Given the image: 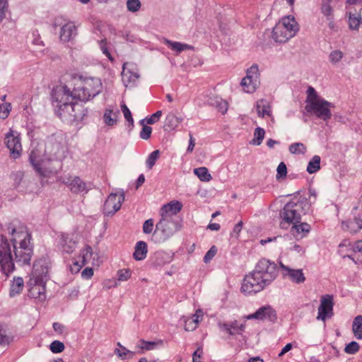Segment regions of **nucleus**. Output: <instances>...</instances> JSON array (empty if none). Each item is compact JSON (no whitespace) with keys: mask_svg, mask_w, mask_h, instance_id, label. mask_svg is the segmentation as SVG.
I'll use <instances>...</instances> for the list:
<instances>
[{"mask_svg":"<svg viewBox=\"0 0 362 362\" xmlns=\"http://www.w3.org/2000/svg\"><path fill=\"white\" fill-rule=\"evenodd\" d=\"M50 98L57 114L62 119L78 123L82 122L87 115V110L78 99L76 90L71 91L64 84L54 86L52 89Z\"/></svg>","mask_w":362,"mask_h":362,"instance_id":"f257e3e1","label":"nucleus"},{"mask_svg":"<svg viewBox=\"0 0 362 362\" xmlns=\"http://www.w3.org/2000/svg\"><path fill=\"white\" fill-rule=\"evenodd\" d=\"M48 264L44 259L36 261L27 282L28 296L37 302L42 303L47 298L46 284L49 279Z\"/></svg>","mask_w":362,"mask_h":362,"instance_id":"f03ea898","label":"nucleus"},{"mask_svg":"<svg viewBox=\"0 0 362 362\" xmlns=\"http://www.w3.org/2000/svg\"><path fill=\"white\" fill-rule=\"evenodd\" d=\"M17 262L24 265L30 264L33 255V246L30 243L31 234L25 226L13 228L10 239Z\"/></svg>","mask_w":362,"mask_h":362,"instance_id":"7ed1b4c3","label":"nucleus"},{"mask_svg":"<svg viewBox=\"0 0 362 362\" xmlns=\"http://www.w3.org/2000/svg\"><path fill=\"white\" fill-rule=\"evenodd\" d=\"M307 93L305 110L323 120L330 119L332 104L320 98L313 87L308 88Z\"/></svg>","mask_w":362,"mask_h":362,"instance_id":"20e7f679","label":"nucleus"},{"mask_svg":"<svg viewBox=\"0 0 362 362\" xmlns=\"http://www.w3.org/2000/svg\"><path fill=\"white\" fill-rule=\"evenodd\" d=\"M102 89L100 80L95 78L85 79L81 86L75 88L80 102L87 101L98 94Z\"/></svg>","mask_w":362,"mask_h":362,"instance_id":"39448f33","label":"nucleus"},{"mask_svg":"<svg viewBox=\"0 0 362 362\" xmlns=\"http://www.w3.org/2000/svg\"><path fill=\"white\" fill-rule=\"evenodd\" d=\"M0 267L2 272L6 276L15 269L11 246L4 235H0Z\"/></svg>","mask_w":362,"mask_h":362,"instance_id":"423d86ee","label":"nucleus"},{"mask_svg":"<svg viewBox=\"0 0 362 362\" xmlns=\"http://www.w3.org/2000/svg\"><path fill=\"white\" fill-rule=\"evenodd\" d=\"M281 218L279 226L282 229H287L291 225L300 221L301 216L298 212V205L293 202L286 204L281 214Z\"/></svg>","mask_w":362,"mask_h":362,"instance_id":"0eeeda50","label":"nucleus"},{"mask_svg":"<svg viewBox=\"0 0 362 362\" xmlns=\"http://www.w3.org/2000/svg\"><path fill=\"white\" fill-rule=\"evenodd\" d=\"M267 284L262 280V277L254 271L245 276L241 289L246 294H252L260 291Z\"/></svg>","mask_w":362,"mask_h":362,"instance_id":"6e6552de","label":"nucleus"},{"mask_svg":"<svg viewBox=\"0 0 362 362\" xmlns=\"http://www.w3.org/2000/svg\"><path fill=\"white\" fill-rule=\"evenodd\" d=\"M255 272H257L262 277V280L268 284L277 276L279 271L276 264L262 259L258 262Z\"/></svg>","mask_w":362,"mask_h":362,"instance_id":"1a4fd4ad","label":"nucleus"},{"mask_svg":"<svg viewBox=\"0 0 362 362\" xmlns=\"http://www.w3.org/2000/svg\"><path fill=\"white\" fill-rule=\"evenodd\" d=\"M320 302L316 319L325 322L334 315V296L330 294L322 295Z\"/></svg>","mask_w":362,"mask_h":362,"instance_id":"9d476101","label":"nucleus"},{"mask_svg":"<svg viewBox=\"0 0 362 362\" xmlns=\"http://www.w3.org/2000/svg\"><path fill=\"white\" fill-rule=\"evenodd\" d=\"M259 69L257 65H252L247 70L246 76L241 81V86L245 92L248 93H254L259 84Z\"/></svg>","mask_w":362,"mask_h":362,"instance_id":"9b49d317","label":"nucleus"},{"mask_svg":"<svg viewBox=\"0 0 362 362\" xmlns=\"http://www.w3.org/2000/svg\"><path fill=\"white\" fill-rule=\"evenodd\" d=\"M93 256V250L90 246L86 245L83 247L76 257L71 259L69 265L72 274H77L81 268L86 264Z\"/></svg>","mask_w":362,"mask_h":362,"instance_id":"f8f14e48","label":"nucleus"},{"mask_svg":"<svg viewBox=\"0 0 362 362\" xmlns=\"http://www.w3.org/2000/svg\"><path fill=\"white\" fill-rule=\"evenodd\" d=\"M5 142L7 148L10 151L11 156L15 159L19 158L22 152L19 134L14 132L12 129H10L6 134Z\"/></svg>","mask_w":362,"mask_h":362,"instance_id":"ddd939ff","label":"nucleus"},{"mask_svg":"<svg viewBox=\"0 0 362 362\" xmlns=\"http://www.w3.org/2000/svg\"><path fill=\"white\" fill-rule=\"evenodd\" d=\"M181 228L179 222L173 221L169 218H160L156 226V229L160 231L165 236L169 237Z\"/></svg>","mask_w":362,"mask_h":362,"instance_id":"4468645a","label":"nucleus"},{"mask_svg":"<svg viewBox=\"0 0 362 362\" xmlns=\"http://www.w3.org/2000/svg\"><path fill=\"white\" fill-rule=\"evenodd\" d=\"M310 230L311 226L310 224L298 221L292 224L290 234L296 240H300L308 236Z\"/></svg>","mask_w":362,"mask_h":362,"instance_id":"2eb2a0df","label":"nucleus"},{"mask_svg":"<svg viewBox=\"0 0 362 362\" xmlns=\"http://www.w3.org/2000/svg\"><path fill=\"white\" fill-rule=\"evenodd\" d=\"M182 208V204L177 200H173L164 204L160 209L161 218L172 220V216L178 214Z\"/></svg>","mask_w":362,"mask_h":362,"instance_id":"dca6fc26","label":"nucleus"},{"mask_svg":"<svg viewBox=\"0 0 362 362\" xmlns=\"http://www.w3.org/2000/svg\"><path fill=\"white\" fill-rule=\"evenodd\" d=\"M293 36V33L287 28H284L281 24L277 23L273 28L272 38L277 42H286Z\"/></svg>","mask_w":362,"mask_h":362,"instance_id":"f3484780","label":"nucleus"},{"mask_svg":"<svg viewBox=\"0 0 362 362\" xmlns=\"http://www.w3.org/2000/svg\"><path fill=\"white\" fill-rule=\"evenodd\" d=\"M122 205V197L116 194H110L104 204V209L107 214H114L117 211Z\"/></svg>","mask_w":362,"mask_h":362,"instance_id":"a211bd4d","label":"nucleus"},{"mask_svg":"<svg viewBox=\"0 0 362 362\" xmlns=\"http://www.w3.org/2000/svg\"><path fill=\"white\" fill-rule=\"evenodd\" d=\"M283 270V274L288 276L289 279L296 284H301L305 281V277L302 269H292L289 267L281 264Z\"/></svg>","mask_w":362,"mask_h":362,"instance_id":"6ab92c4d","label":"nucleus"},{"mask_svg":"<svg viewBox=\"0 0 362 362\" xmlns=\"http://www.w3.org/2000/svg\"><path fill=\"white\" fill-rule=\"evenodd\" d=\"M276 317L275 310L270 306H263L259 308L255 313L247 316V319H257V320H264Z\"/></svg>","mask_w":362,"mask_h":362,"instance_id":"aec40b11","label":"nucleus"},{"mask_svg":"<svg viewBox=\"0 0 362 362\" xmlns=\"http://www.w3.org/2000/svg\"><path fill=\"white\" fill-rule=\"evenodd\" d=\"M255 107L259 117L262 118L269 117L272 122H274V119L272 117V107L269 102L264 99H260L257 101Z\"/></svg>","mask_w":362,"mask_h":362,"instance_id":"412c9836","label":"nucleus"},{"mask_svg":"<svg viewBox=\"0 0 362 362\" xmlns=\"http://www.w3.org/2000/svg\"><path fill=\"white\" fill-rule=\"evenodd\" d=\"M204 313L201 309L196 310L195 313L190 317L185 320V329L187 332L194 330L201 321L203 320Z\"/></svg>","mask_w":362,"mask_h":362,"instance_id":"4be33fe9","label":"nucleus"},{"mask_svg":"<svg viewBox=\"0 0 362 362\" xmlns=\"http://www.w3.org/2000/svg\"><path fill=\"white\" fill-rule=\"evenodd\" d=\"M76 35V27L73 22L64 23L60 31L59 38L63 42L70 41Z\"/></svg>","mask_w":362,"mask_h":362,"instance_id":"5701e85b","label":"nucleus"},{"mask_svg":"<svg viewBox=\"0 0 362 362\" xmlns=\"http://www.w3.org/2000/svg\"><path fill=\"white\" fill-rule=\"evenodd\" d=\"M66 185L74 193H79L86 189V183L78 177H70L66 182Z\"/></svg>","mask_w":362,"mask_h":362,"instance_id":"b1692460","label":"nucleus"},{"mask_svg":"<svg viewBox=\"0 0 362 362\" xmlns=\"http://www.w3.org/2000/svg\"><path fill=\"white\" fill-rule=\"evenodd\" d=\"M34 168L42 177H48L54 172L53 168L49 160H41L36 163H33Z\"/></svg>","mask_w":362,"mask_h":362,"instance_id":"393cba45","label":"nucleus"},{"mask_svg":"<svg viewBox=\"0 0 362 362\" xmlns=\"http://www.w3.org/2000/svg\"><path fill=\"white\" fill-rule=\"evenodd\" d=\"M223 328L230 335L240 334L245 329V325L238 324L235 321L230 324H224Z\"/></svg>","mask_w":362,"mask_h":362,"instance_id":"a878e982","label":"nucleus"},{"mask_svg":"<svg viewBox=\"0 0 362 362\" xmlns=\"http://www.w3.org/2000/svg\"><path fill=\"white\" fill-rule=\"evenodd\" d=\"M147 254V245L144 241H139L136 243L133 257L136 260L144 259Z\"/></svg>","mask_w":362,"mask_h":362,"instance_id":"bb28decb","label":"nucleus"},{"mask_svg":"<svg viewBox=\"0 0 362 362\" xmlns=\"http://www.w3.org/2000/svg\"><path fill=\"white\" fill-rule=\"evenodd\" d=\"M278 23L281 24V25H284V28H287L289 31H291L293 35L298 30V24L293 17H284Z\"/></svg>","mask_w":362,"mask_h":362,"instance_id":"cd10ccee","label":"nucleus"},{"mask_svg":"<svg viewBox=\"0 0 362 362\" xmlns=\"http://www.w3.org/2000/svg\"><path fill=\"white\" fill-rule=\"evenodd\" d=\"M349 24L351 29H358L362 25V8L358 12L349 13Z\"/></svg>","mask_w":362,"mask_h":362,"instance_id":"c85d7f7f","label":"nucleus"},{"mask_svg":"<svg viewBox=\"0 0 362 362\" xmlns=\"http://www.w3.org/2000/svg\"><path fill=\"white\" fill-rule=\"evenodd\" d=\"M24 288V281L21 277H14L11 285L10 293L11 296L19 294Z\"/></svg>","mask_w":362,"mask_h":362,"instance_id":"c756f323","label":"nucleus"},{"mask_svg":"<svg viewBox=\"0 0 362 362\" xmlns=\"http://www.w3.org/2000/svg\"><path fill=\"white\" fill-rule=\"evenodd\" d=\"M352 331L357 339H362V315H357L352 324Z\"/></svg>","mask_w":362,"mask_h":362,"instance_id":"7c9ffc66","label":"nucleus"},{"mask_svg":"<svg viewBox=\"0 0 362 362\" xmlns=\"http://www.w3.org/2000/svg\"><path fill=\"white\" fill-rule=\"evenodd\" d=\"M332 0H322L321 12L327 17V20H332L334 17V9L331 6Z\"/></svg>","mask_w":362,"mask_h":362,"instance_id":"2f4dec72","label":"nucleus"},{"mask_svg":"<svg viewBox=\"0 0 362 362\" xmlns=\"http://www.w3.org/2000/svg\"><path fill=\"white\" fill-rule=\"evenodd\" d=\"M351 247V250L354 252H362V240H357L356 242L354 243V245H351L349 241L346 240H344L341 243H340L339 245V249H340V252L342 253L343 252V250L342 249L344 247Z\"/></svg>","mask_w":362,"mask_h":362,"instance_id":"473e14b6","label":"nucleus"},{"mask_svg":"<svg viewBox=\"0 0 362 362\" xmlns=\"http://www.w3.org/2000/svg\"><path fill=\"white\" fill-rule=\"evenodd\" d=\"M168 46L173 50L180 53L186 49H191L192 47L186 44H182L178 42H171L170 40L166 41Z\"/></svg>","mask_w":362,"mask_h":362,"instance_id":"72a5a7b5","label":"nucleus"},{"mask_svg":"<svg viewBox=\"0 0 362 362\" xmlns=\"http://www.w3.org/2000/svg\"><path fill=\"white\" fill-rule=\"evenodd\" d=\"M194 173L201 181L208 182L211 180V175L209 173L207 168L205 167L195 168L194 170Z\"/></svg>","mask_w":362,"mask_h":362,"instance_id":"f704fd0d","label":"nucleus"},{"mask_svg":"<svg viewBox=\"0 0 362 362\" xmlns=\"http://www.w3.org/2000/svg\"><path fill=\"white\" fill-rule=\"evenodd\" d=\"M320 158L318 156H315L308 163V167H307V171L310 174H313L316 173L320 170Z\"/></svg>","mask_w":362,"mask_h":362,"instance_id":"c9c22d12","label":"nucleus"},{"mask_svg":"<svg viewBox=\"0 0 362 362\" xmlns=\"http://www.w3.org/2000/svg\"><path fill=\"white\" fill-rule=\"evenodd\" d=\"M346 226L350 233H356L362 228V221L360 219L349 221L346 222Z\"/></svg>","mask_w":362,"mask_h":362,"instance_id":"e433bc0d","label":"nucleus"},{"mask_svg":"<svg viewBox=\"0 0 362 362\" xmlns=\"http://www.w3.org/2000/svg\"><path fill=\"white\" fill-rule=\"evenodd\" d=\"M13 340V337L8 334L6 330L0 325V345H8Z\"/></svg>","mask_w":362,"mask_h":362,"instance_id":"4c0bfd02","label":"nucleus"},{"mask_svg":"<svg viewBox=\"0 0 362 362\" xmlns=\"http://www.w3.org/2000/svg\"><path fill=\"white\" fill-rule=\"evenodd\" d=\"M104 121L108 126H113L117 122V115L112 110H107L104 113Z\"/></svg>","mask_w":362,"mask_h":362,"instance_id":"58836bf2","label":"nucleus"},{"mask_svg":"<svg viewBox=\"0 0 362 362\" xmlns=\"http://www.w3.org/2000/svg\"><path fill=\"white\" fill-rule=\"evenodd\" d=\"M289 151L293 154H303L306 151V146L303 143H293L289 146Z\"/></svg>","mask_w":362,"mask_h":362,"instance_id":"ea45409f","label":"nucleus"},{"mask_svg":"<svg viewBox=\"0 0 362 362\" xmlns=\"http://www.w3.org/2000/svg\"><path fill=\"white\" fill-rule=\"evenodd\" d=\"M264 134L265 132L262 128H256L254 132V139L252 140V144L255 145H259L264 138Z\"/></svg>","mask_w":362,"mask_h":362,"instance_id":"a19ab883","label":"nucleus"},{"mask_svg":"<svg viewBox=\"0 0 362 362\" xmlns=\"http://www.w3.org/2000/svg\"><path fill=\"white\" fill-rule=\"evenodd\" d=\"M160 156V151L159 150H156L153 151L148 157L146 160V165L148 168V169H152L153 165L156 164V162Z\"/></svg>","mask_w":362,"mask_h":362,"instance_id":"79ce46f5","label":"nucleus"},{"mask_svg":"<svg viewBox=\"0 0 362 362\" xmlns=\"http://www.w3.org/2000/svg\"><path fill=\"white\" fill-rule=\"evenodd\" d=\"M8 13V0H0V23L3 22Z\"/></svg>","mask_w":362,"mask_h":362,"instance_id":"37998d69","label":"nucleus"},{"mask_svg":"<svg viewBox=\"0 0 362 362\" xmlns=\"http://www.w3.org/2000/svg\"><path fill=\"white\" fill-rule=\"evenodd\" d=\"M49 349L52 353L59 354L62 353L64 350L65 346L62 341L55 340L51 343Z\"/></svg>","mask_w":362,"mask_h":362,"instance_id":"c03bdc74","label":"nucleus"},{"mask_svg":"<svg viewBox=\"0 0 362 362\" xmlns=\"http://www.w3.org/2000/svg\"><path fill=\"white\" fill-rule=\"evenodd\" d=\"M121 110L124 114L125 119L128 122L129 126L134 125V119L129 109L127 107L125 103L121 104Z\"/></svg>","mask_w":362,"mask_h":362,"instance_id":"a18cd8bd","label":"nucleus"},{"mask_svg":"<svg viewBox=\"0 0 362 362\" xmlns=\"http://www.w3.org/2000/svg\"><path fill=\"white\" fill-rule=\"evenodd\" d=\"M132 276V270L130 269H122L117 272L118 281H127Z\"/></svg>","mask_w":362,"mask_h":362,"instance_id":"49530a36","label":"nucleus"},{"mask_svg":"<svg viewBox=\"0 0 362 362\" xmlns=\"http://www.w3.org/2000/svg\"><path fill=\"white\" fill-rule=\"evenodd\" d=\"M141 124L143 126V127L140 132V137L143 139H149L152 132V128L149 126L145 125L144 120L141 121Z\"/></svg>","mask_w":362,"mask_h":362,"instance_id":"de8ad7c7","label":"nucleus"},{"mask_svg":"<svg viewBox=\"0 0 362 362\" xmlns=\"http://www.w3.org/2000/svg\"><path fill=\"white\" fill-rule=\"evenodd\" d=\"M141 2L139 0H127V7L131 12H136L141 8Z\"/></svg>","mask_w":362,"mask_h":362,"instance_id":"09e8293b","label":"nucleus"},{"mask_svg":"<svg viewBox=\"0 0 362 362\" xmlns=\"http://www.w3.org/2000/svg\"><path fill=\"white\" fill-rule=\"evenodd\" d=\"M359 349L360 346L357 342L351 341L346 346L344 351L349 354H354L359 350Z\"/></svg>","mask_w":362,"mask_h":362,"instance_id":"8fccbe9b","label":"nucleus"},{"mask_svg":"<svg viewBox=\"0 0 362 362\" xmlns=\"http://www.w3.org/2000/svg\"><path fill=\"white\" fill-rule=\"evenodd\" d=\"M11 110V105L10 103H3L0 105V117L6 119Z\"/></svg>","mask_w":362,"mask_h":362,"instance_id":"3c124183","label":"nucleus"},{"mask_svg":"<svg viewBox=\"0 0 362 362\" xmlns=\"http://www.w3.org/2000/svg\"><path fill=\"white\" fill-rule=\"evenodd\" d=\"M287 175V168L284 162L279 163L277 167L276 178H285Z\"/></svg>","mask_w":362,"mask_h":362,"instance_id":"603ef678","label":"nucleus"},{"mask_svg":"<svg viewBox=\"0 0 362 362\" xmlns=\"http://www.w3.org/2000/svg\"><path fill=\"white\" fill-rule=\"evenodd\" d=\"M100 47L101 50L103 51V54L111 61L113 62L114 59L112 56L111 55L110 52H109L108 47H107V40H102L100 42Z\"/></svg>","mask_w":362,"mask_h":362,"instance_id":"864d4df0","label":"nucleus"},{"mask_svg":"<svg viewBox=\"0 0 362 362\" xmlns=\"http://www.w3.org/2000/svg\"><path fill=\"white\" fill-rule=\"evenodd\" d=\"M177 119L174 115H168L165 120V127L168 129H174L177 126Z\"/></svg>","mask_w":362,"mask_h":362,"instance_id":"5fc2aeb1","label":"nucleus"},{"mask_svg":"<svg viewBox=\"0 0 362 362\" xmlns=\"http://www.w3.org/2000/svg\"><path fill=\"white\" fill-rule=\"evenodd\" d=\"M141 343L143 344V346H141L142 349H144L146 350H151L153 349L156 346L163 344V341L158 340L157 341H146L142 340Z\"/></svg>","mask_w":362,"mask_h":362,"instance_id":"6e6d98bb","label":"nucleus"},{"mask_svg":"<svg viewBox=\"0 0 362 362\" xmlns=\"http://www.w3.org/2000/svg\"><path fill=\"white\" fill-rule=\"evenodd\" d=\"M343 57L342 52L339 50H334L329 54V60L332 63L339 62Z\"/></svg>","mask_w":362,"mask_h":362,"instance_id":"4d7b16f0","label":"nucleus"},{"mask_svg":"<svg viewBox=\"0 0 362 362\" xmlns=\"http://www.w3.org/2000/svg\"><path fill=\"white\" fill-rule=\"evenodd\" d=\"M153 227L154 223L153 219H148L143 224V231L146 234H150L153 231Z\"/></svg>","mask_w":362,"mask_h":362,"instance_id":"13d9d810","label":"nucleus"},{"mask_svg":"<svg viewBox=\"0 0 362 362\" xmlns=\"http://www.w3.org/2000/svg\"><path fill=\"white\" fill-rule=\"evenodd\" d=\"M216 253H217V248L216 246L213 245L209 249V250L206 252V254L205 255V256L204 257V262L208 263L209 262H210L214 257V256L216 255Z\"/></svg>","mask_w":362,"mask_h":362,"instance_id":"bf43d9fd","label":"nucleus"},{"mask_svg":"<svg viewBox=\"0 0 362 362\" xmlns=\"http://www.w3.org/2000/svg\"><path fill=\"white\" fill-rule=\"evenodd\" d=\"M162 111L158 110L154 114H153L150 117L146 119V122L148 124H153L160 119Z\"/></svg>","mask_w":362,"mask_h":362,"instance_id":"052dcab7","label":"nucleus"},{"mask_svg":"<svg viewBox=\"0 0 362 362\" xmlns=\"http://www.w3.org/2000/svg\"><path fill=\"white\" fill-rule=\"evenodd\" d=\"M202 356L203 349L202 348H198L193 354L192 362H202Z\"/></svg>","mask_w":362,"mask_h":362,"instance_id":"680f3d73","label":"nucleus"},{"mask_svg":"<svg viewBox=\"0 0 362 362\" xmlns=\"http://www.w3.org/2000/svg\"><path fill=\"white\" fill-rule=\"evenodd\" d=\"M76 246V242L69 240L68 243L63 245V250L66 253H71Z\"/></svg>","mask_w":362,"mask_h":362,"instance_id":"e2e57ef3","label":"nucleus"},{"mask_svg":"<svg viewBox=\"0 0 362 362\" xmlns=\"http://www.w3.org/2000/svg\"><path fill=\"white\" fill-rule=\"evenodd\" d=\"M117 346L120 347V349H117L115 350V354H117L119 357L125 358L129 351L127 350L125 347L122 346L120 343H117Z\"/></svg>","mask_w":362,"mask_h":362,"instance_id":"0e129e2a","label":"nucleus"},{"mask_svg":"<svg viewBox=\"0 0 362 362\" xmlns=\"http://www.w3.org/2000/svg\"><path fill=\"white\" fill-rule=\"evenodd\" d=\"M81 276L85 279H90L93 276V269L90 267H86L81 273Z\"/></svg>","mask_w":362,"mask_h":362,"instance_id":"69168bd1","label":"nucleus"},{"mask_svg":"<svg viewBox=\"0 0 362 362\" xmlns=\"http://www.w3.org/2000/svg\"><path fill=\"white\" fill-rule=\"evenodd\" d=\"M52 327H53L54 330L57 333H58L59 334H62L63 333L64 328L63 325H62L59 322H54Z\"/></svg>","mask_w":362,"mask_h":362,"instance_id":"338daca9","label":"nucleus"},{"mask_svg":"<svg viewBox=\"0 0 362 362\" xmlns=\"http://www.w3.org/2000/svg\"><path fill=\"white\" fill-rule=\"evenodd\" d=\"M243 223L242 221H239L233 228V233L238 236L243 228Z\"/></svg>","mask_w":362,"mask_h":362,"instance_id":"774afa93","label":"nucleus"}]
</instances>
